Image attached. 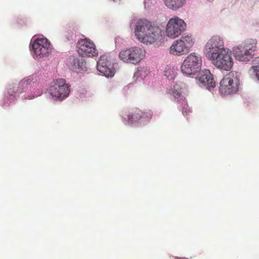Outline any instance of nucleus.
Wrapping results in <instances>:
<instances>
[{"mask_svg": "<svg viewBox=\"0 0 259 259\" xmlns=\"http://www.w3.org/2000/svg\"><path fill=\"white\" fill-rule=\"evenodd\" d=\"M135 33L137 39L146 44H152L162 37L161 30L147 19H140L136 24Z\"/></svg>", "mask_w": 259, "mask_h": 259, "instance_id": "f257e3e1", "label": "nucleus"}, {"mask_svg": "<svg viewBox=\"0 0 259 259\" xmlns=\"http://www.w3.org/2000/svg\"><path fill=\"white\" fill-rule=\"evenodd\" d=\"M256 49V42L254 40H247L241 45L234 47L233 49L234 56L239 61H248L254 55Z\"/></svg>", "mask_w": 259, "mask_h": 259, "instance_id": "f03ea898", "label": "nucleus"}, {"mask_svg": "<svg viewBox=\"0 0 259 259\" xmlns=\"http://www.w3.org/2000/svg\"><path fill=\"white\" fill-rule=\"evenodd\" d=\"M202 66V57L196 53H190L183 61L181 71L185 75L190 76L199 72Z\"/></svg>", "mask_w": 259, "mask_h": 259, "instance_id": "7ed1b4c3", "label": "nucleus"}, {"mask_svg": "<svg viewBox=\"0 0 259 259\" xmlns=\"http://www.w3.org/2000/svg\"><path fill=\"white\" fill-rule=\"evenodd\" d=\"M239 84V79L236 73L231 71L221 80L219 91L224 95L235 94L238 90Z\"/></svg>", "mask_w": 259, "mask_h": 259, "instance_id": "20e7f679", "label": "nucleus"}, {"mask_svg": "<svg viewBox=\"0 0 259 259\" xmlns=\"http://www.w3.org/2000/svg\"><path fill=\"white\" fill-rule=\"evenodd\" d=\"M208 58L217 68L223 70H231L234 64L231 52L227 49Z\"/></svg>", "mask_w": 259, "mask_h": 259, "instance_id": "39448f33", "label": "nucleus"}, {"mask_svg": "<svg viewBox=\"0 0 259 259\" xmlns=\"http://www.w3.org/2000/svg\"><path fill=\"white\" fill-rule=\"evenodd\" d=\"M49 93L55 100H63L69 94V86L66 80L59 78L53 81L49 88Z\"/></svg>", "mask_w": 259, "mask_h": 259, "instance_id": "423d86ee", "label": "nucleus"}, {"mask_svg": "<svg viewBox=\"0 0 259 259\" xmlns=\"http://www.w3.org/2000/svg\"><path fill=\"white\" fill-rule=\"evenodd\" d=\"M145 56V52L140 47H131L122 50L119 55L121 60L125 63L137 64Z\"/></svg>", "mask_w": 259, "mask_h": 259, "instance_id": "0eeeda50", "label": "nucleus"}, {"mask_svg": "<svg viewBox=\"0 0 259 259\" xmlns=\"http://www.w3.org/2000/svg\"><path fill=\"white\" fill-rule=\"evenodd\" d=\"M186 23L183 19L178 16H174L167 22L165 30L166 35L169 38H175L186 30Z\"/></svg>", "mask_w": 259, "mask_h": 259, "instance_id": "6e6552de", "label": "nucleus"}, {"mask_svg": "<svg viewBox=\"0 0 259 259\" xmlns=\"http://www.w3.org/2000/svg\"><path fill=\"white\" fill-rule=\"evenodd\" d=\"M226 49L224 47L223 38L219 35H213L208 40L205 45L206 57L209 58Z\"/></svg>", "mask_w": 259, "mask_h": 259, "instance_id": "1a4fd4ad", "label": "nucleus"}, {"mask_svg": "<svg viewBox=\"0 0 259 259\" xmlns=\"http://www.w3.org/2000/svg\"><path fill=\"white\" fill-rule=\"evenodd\" d=\"M77 47L78 53L82 56L93 57L98 53L94 42L88 38L79 40Z\"/></svg>", "mask_w": 259, "mask_h": 259, "instance_id": "9d476101", "label": "nucleus"}, {"mask_svg": "<svg viewBox=\"0 0 259 259\" xmlns=\"http://www.w3.org/2000/svg\"><path fill=\"white\" fill-rule=\"evenodd\" d=\"M32 48L37 58L47 56L52 50L51 44L46 38H37L33 42Z\"/></svg>", "mask_w": 259, "mask_h": 259, "instance_id": "9b49d317", "label": "nucleus"}, {"mask_svg": "<svg viewBox=\"0 0 259 259\" xmlns=\"http://www.w3.org/2000/svg\"><path fill=\"white\" fill-rule=\"evenodd\" d=\"M195 79L197 83L201 87H205L210 90L215 86V81L209 70L202 71Z\"/></svg>", "mask_w": 259, "mask_h": 259, "instance_id": "f8f14e48", "label": "nucleus"}, {"mask_svg": "<svg viewBox=\"0 0 259 259\" xmlns=\"http://www.w3.org/2000/svg\"><path fill=\"white\" fill-rule=\"evenodd\" d=\"M97 69L107 77L113 76L115 73L113 64L105 56L100 57L97 62Z\"/></svg>", "mask_w": 259, "mask_h": 259, "instance_id": "ddd939ff", "label": "nucleus"}, {"mask_svg": "<svg viewBox=\"0 0 259 259\" xmlns=\"http://www.w3.org/2000/svg\"><path fill=\"white\" fill-rule=\"evenodd\" d=\"M189 50L181 40H175L169 49V53L174 55L182 56L189 52Z\"/></svg>", "mask_w": 259, "mask_h": 259, "instance_id": "4468645a", "label": "nucleus"}, {"mask_svg": "<svg viewBox=\"0 0 259 259\" xmlns=\"http://www.w3.org/2000/svg\"><path fill=\"white\" fill-rule=\"evenodd\" d=\"M71 68L72 70L76 72H81L83 70L84 60L81 57H71L70 58Z\"/></svg>", "mask_w": 259, "mask_h": 259, "instance_id": "2eb2a0df", "label": "nucleus"}, {"mask_svg": "<svg viewBox=\"0 0 259 259\" xmlns=\"http://www.w3.org/2000/svg\"><path fill=\"white\" fill-rule=\"evenodd\" d=\"M141 116H142V111L137 108H133L131 110L127 115L128 121L131 123L138 122L140 119H141Z\"/></svg>", "mask_w": 259, "mask_h": 259, "instance_id": "dca6fc26", "label": "nucleus"}, {"mask_svg": "<svg viewBox=\"0 0 259 259\" xmlns=\"http://www.w3.org/2000/svg\"><path fill=\"white\" fill-rule=\"evenodd\" d=\"M23 91L18 87L17 88V91H15L14 88H10L9 89L8 93L5 95V102L3 105L6 104L9 105L12 101L14 100V98L17 94L21 93Z\"/></svg>", "mask_w": 259, "mask_h": 259, "instance_id": "f3484780", "label": "nucleus"}, {"mask_svg": "<svg viewBox=\"0 0 259 259\" xmlns=\"http://www.w3.org/2000/svg\"><path fill=\"white\" fill-rule=\"evenodd\" d=\"M185 0H164V4L169 9L177 10L182 7Z\"/></svg>", "mask_w": 259, "mask_h": 259, "instance_id": "a211bd4d", "label": "nucleus"}, {"mask_svg": "<svg viewBox=\"0 0 259 259\" xmlns=\"http://www.w3.org/2000/svg\"><path fill=\"white\" fill-rule=\"evenodd\" d=\"M182 88L178 83H175L170 90L171 95L178 100L181 98L182 95Z\"/></svg>", "mask_w": 259, "mask_h": 259, "instance_id": "6ab92c4d", "label": "nucleus"}, {"mask_svg": "<svg viewBox=\"0 0 259 259\" xmlns=\"http://www.w3.org/2000/svg\"><path fill=\"white\" fill-rule=\"evenodd\" d=\"M180 39L181 40L182 42H183L189 51L194 44V40L192 35H184Z\"/></svg>", "mask_w": 259, "mask_h": 259, "instance_id": "aec40b11", "label": "nucleus"}, {"mask_svg": "<svg viewBox=\"0 0 259 259\" xmlns=\"http://www.w3.org/2000/svg\"><path fill=\"white\" fill-rule=\"evenodd\" d=\"M33 80V77L32 76H29L27 78H25L21 80L18 85V89L20 88L23 91H24L26 87L28 84H30Z\"/></svg>", "mask_w": 259, "mask_h": 259, "instance_id": "412c9836", "label": "nucleus"}, {"mask_svg": "<svg viewBox=\"0 0 259 259\" xmlns=\"http://www.w3.org/2000/svg\"><path fill=\"white\" fill-rule=\"evenodd\" d=\"M153 112L150 109H145L142 111L141 119L145 121H149L152 117Z\"/></svg>", "mask_w": 259, "mask_h": 259, "instance_id": "4be33fe9", "label": "nucleus"}, {"mask_svg": "<svg viewBox=\"0 0 259 259\" xmlns=\"http://www.w3.org/2000/svg\"><path fill=\"white\" fill-rule=\"evenodd\" d=\"M253 64L256 65L252 66V68L256 72V77L259 80V57L255 58V59L253 60Z\"/></svg>", "mask_w": 259, "mask_h": 259, "instance_id": "5701e85b", "label": "nucleus"}, {"mask_svg": "<svg viewBox=\"0 0 259 259\" xmlns=\"http://www.w3.org/2000/svg\"><path fill=\"white\" fill-rule=\"evenodd\" d=\"M191 110L187 103H184L182 107V113L184 116H187L191 113Z\"/></svg>", "mask_w": 259, "mask_h": 259, "instance_id": "b1692460", "label": "nucleus"}, {"mask_svg": "<svg viewBox=\"0 0 259 259\" xmlns=\"http://www.w3.org/2000/svg\"><path fill=\"white\" fill-rule=\"evenodd\" d=\"M35 96H32L31 97H30L29 98H28L27 97H25V96H24V98L25 99H33L34 98Z\"/></svg>", "mask_w": 259, "mask_h": 259, "instance_id": "393cba45", "label": "nucleus"}, {"mask_svg": "<svg viewBox=\"0 0 259 259\" xmlns=\"http://www.w3.org/2000/svg\"><path fill=\"white\" fill-rule=\"evenodd\" d=\"M207 1H209V2H211V1H212L213 0H207Z\"/></svg>", "mask_w": 259, "mask_h": 259, "instance_id": "a878e982", "label": "nucleus"}, {"mask_svg": "<svg viewBox=\"0 0 259 259\" xmlns=\"http://www.w3.org/2000/svg\"><path fill=\"white\" fill-rule=\"evenodd\" d=\"M113 1H115V0H113Z\"/></svg>", "mask_w": 259, "mask_h": 259, "instance_id": "bb28decb", "label": "nucleus"}]
</instances>
